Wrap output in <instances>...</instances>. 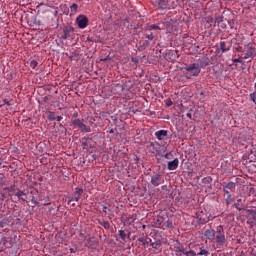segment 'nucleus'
<instances>
[{
    "label": "nucleus",
    "instance_id": "f257e3e1",
    "mask_svg": "<svg viewBox=\"0 0 256 256\" xmlns=\"http://www.w3.org/2000/svg\"><path fill=\"white\" fill-rule=\"evenodd\" d=\"M209 65V58H201L198 60V63H192L184 67V75L186 79H193V77H199L201 69Z\"/></svg>",
    "mask_w": 256,
    "mask_h": 256
},
{
    "label": "nucleus",
    "instance_id": "f03ea898",
    "mask_svg": "<svg viewBox=\"0 0 256 256\" xmlns=\"http://www.w3.org/2000/svg\"><path fill=\"white\" fill-rule=\"evenodd\" d=\"M215 239H216V243L218 245H225V229H223V225H219L216 227V231H215Z\"/></svg>",
    "mask_w": 256,
    "mask_h": 256
},
{
    "label": "nucleus",
    "instance_id": "7ed1b4c3",
    "mask_svg": "<svg viewBox=\"0 0 256 256\" xmlns=\"http://www.w3.org/2000/svg\"><path fill=\"white\" fill-rule=\"evenodd\" d=\"M71 124L74 125V127H78V130L81 131V133H91V126H87L83 123V119H74Z\"/></svg>",
    "mask_w": 256,
    "mask_h": 256
},
{
    "label": "nucleus",
    "instance_id": "20e7f679",
    "mask_svg": "<svg viewBox=\"0 0 256 256\" xmlns=\"http://www.w3.org/2000/svg\"><path fill=\"white\" fill-rule=\"evenodd\" d=\"M244 51L246 53L244 54L243 59H253V57H256V48L255 45H253V43H248L244 45Z\"/></svg>",
    "mask_w": 256,
    "mask_h": 256
},
{
    "label": "nucleus",
    "instance_id": "39448f33",
    "mask_svg": "<svg viewBox=\"0 0 256 256\" xmlns=\"http://www.w3.org/2000/svg\"><path fill=\"white\" fill-rule=\"evenodd\" d=\"M60 35V39H63L64 41L70 39V37L75 35V28H73V26H65L62 29V33H60Z\"/></svg>",
    "mask_w": 256,
    "mask_h": 256
},
{
    "label": "nucleus",
    "instance_id": "423d86ee",
    "mask_svg": "<svg viewBox=\"0 0 256 256\" xmlns=\"http://www.w3.org/2000/svg\"><path fill=\"white\" fill-rule=\"evenodd\" d=\"M196 219L198 225H207L209 223V216L203 211L196 212Z\"/></svg>",
    "mask_w": 256,
    "mask_h": 256
},
{
    "label": "nucleus",
    "instance_id": "0eeeda50",
    "mask_svg": "<svg viewBox=\"0 0 256 256\" xmlns=\"http://www.w3.org/2000/svg\"><path fill=\"white\" fill-rule=\"evenodd\" d=\"M76 23L79 29H85L89 25V18H87L85 15H79L76 18Z\"/></svg>",
    "mask_w": 256,
    "mask_h": 256
},
{
    "label": "nucleus",
    "instance_id": "6e6552de",
    "mask_svg": "<svg viewBox=\"0 0 256 256\" xmlns=\"http://www.w3.org/2000/svg\"><path fill=\"white\" fill-rule=\"evenodd\" d=\"M151 183L154 187H159V185H163V183H165V179L163 178V175L156 173L152 175Z\"/></svg>",
    "mask_w": 256,
    "mask_h": 256
},
{
    "label": "nucleus",
    "instance_id": "1a4fd4ad",
    "mask_svg": "<svg viewBox=\"0 0 256 256\" xmlns=\"http://www.w3.org/2000/svg\"><path fill=\"white\" fill-rule=\"evenodd\" d=\"M81 195H83V188H76L73 195L68 196V204H70L72 201H79V199H81Z\"/></svg>",
    "mask_w": 256,
    "mask_h": 256
},
{
    "label": "nucleus",
    "instance_id": "9d476101",
    "mask_svg": "<svg viewBox=\"0 0 256 256\" xmlns=\"http://www.w3.org/2000/svg\"><path fill=\"white\" fill-rule=\"evenodd\" d=\"M195 251H196L197 256H209V255H211V252H209V249L205 248V246H196Z\"/></svg>",
    "mask_w": 256,
    "mask_h": 256
},
{
    "label": "nucleus",
    "instance_id": "9b49d317",
    "mask_svg": "<svg viewBox=\"0 0 256 256\" xmlns=\"http://www.w3.org/2000/svg\"><path fill=\"white\" fill-rule=\"evenodd\" d=\"M247 211H248L247 223H249V225H251V227H254L255 222H256V211L255 210H247Z\"/></svg>",
    "mask_w": 256,
    "mask_h": 256
},
{
    "label": "nucleus",
    "instance_id": "f8f14e48",
    "mask_svg": "<svg viewBox=\"0 0 256 256\" xmlns=\"http://www.w3.org/2000/svg\"><path fill=\"white\" fill-rule=\"evenodd\" d=\"M175 253L177 256H181L182 253L185 255L187 251L185 250V247L179 243V241H176V244L174 245Z\"/></svg>",
    "mask_w": 256,
    "mask_h": 256
},
{
    "label": "nucleus",
    "instance_id": "ddd939ff",
    "mask_svg": "<svg viewBox=\"0 0 256 256\" xmlns=\"http://www.w3.org/2000/svg\"><path fill=\"white\" fill-rule=\"evenodd\" d=\"M231 41H221L220 42V49L222 53H227V51H231Z\"/></svg>",
    "mask_w": 256,
    "mask_h": 256
},
{
    "label": "nucleus",
    "instance_id": "4468645a",
    "mask_svg": "<svg viewBox=\"0 0 256 256\" xmlns=\"http://www.w3.org/2000/svg\"><path fill=\"white\" fill-rule=\"evenodd\" d=\"M97 243H99V241H97V238L95 237L86 239V247H89L90 249H96Z\"/></svg>",
    "mask_w": 256,
    "mask_h": 256
},
{
    "label": "nucleus",
    "instance_id": "2eb2a0df",
    "mask_svg": "<svg viewBox=\"0 0 256 256\" xmlns=\"http://www.w3.org/2000/svg\"><path fill=\"white\" fill-rule=\"evenodd\" d=\"M167 135H169V131H167V130H159V131L155 132V137L159 141H164V139L167 137Z\"/></svg>",
    "mask_w": 256,
    "mask_h": 256
},
{
    "label": "nucleus",
    "instance_id": "dca6fc26",
    "mask_svg": "<svg viewBox=\"0 0 256 256\" xmlns=\"http://www.w3.org/2000/svg\"><path fill=\"white\" fill-rule=\"evenodd\" d=\"M215 235H216V232L213 229H208V230H205L204 232V237H206L208 241H215Z\"/></svg>",
    "mask_w": 256,
    "mask_h": 256
},
{
    "label": "nucleus",
    "instance_id": "f3484780",
    "mask_svg": "<svg viewBox=\"0 0 256 256\" xmlns=\"http://www.w3.org/2000/svg\"><path fill=\"white\" fill-rule=\"evenodd\" d=\"M0 243H2L5 249L13 247V239L11 238L3 237L1 238Z\"/></svg>",
    "mask_w": 256,
    "mask_h": 256
},
{
    "label": "nucleus",
    "instance_id": "a211bd4d",
    "mask_svg": "<svg viewBox=\"0 0 256 256\" xmlns=\"http://www.w3.org/2000/svg\"><path fill=\"white\" fill-rule=\"evenodd\" d=\"M118 235L122 241H131V232H128V234L124 230H119Z\"/></svg>",
    "mask_w": 256,
    "mask_h": 256
},
{
    "label": "nucleus",
    "instance_id": "6ab92c4d",
    "mask_svg": "<svg viewBox=\"0 0 256 256\" xmlns=\"http://www.w3.org/2000/svg\"><path fill=\"white\" fill-rule=\"evenodd\" d=\"M179 167V159L175 158L173 161L168 162V170L175 171Z\"/></svg>",
    "mask_w": 256,
    "mask_h": 256
},
{
    "label": "nucleus",
    "instance_id": "aec40b11",
    "mask_svg": "<svg viewBox=\"0 0 256 256\" xmlns=\"http://www.w3.org/2000/svg\"><path fill=\"white\" fill-rule=\"evenodd\" d=\"M135 221H137V214H129L126 216L125 218V222L128 224V225H132V223H135Z\"/></svg>",
    "mask_w": 256,
    "mask_h": 256
},
{
    "label": "nucleus",
    "instance_id": "412c9836",
    "mask_svg": "<svg viewBox=\"0 0 256 256\" xmlns=\"http://www.w3.org/2000/svg\"><path fill=\"white\" fill-rule=\"evenodd\" d=\"M169 7V0H159L158 9L165 10Z\"/></svg>",
    "mask_w": 256,
    "mask_h": 256
},
{
    "label": "nucleus",
    "instance_id": "4be33fe9",
    "mask_svg": "<svg viewBox=\"0 0 256 256\" xmlns=\"http://www.w3.org/2000/svg\"><path fill=\"white\" fill-rule=\"evenodd\" d=\"M98 225H101L106 230L111 229V223H109V221L105 219L98 220Z\"/></svg>",
    "mask_w": 256,
    "mask_h": 256
},
{
    "label": "nucleus",
    "instance_id": "5701e85b",
    "mask_svg": "<svg viewBox=\"0 0 256 256\" xmlns=\"http://www.w3.org/2000/svg\"><path fill=\"white\" fill-rule=\"evenodd\" d=\"M161 229H163V231H165V229H173V221L168 219L165 223L163 222Z\"/></svg>",
    "mask_w": 256,
    "mask_h": 256
},
{
    "label": "nucleus",
    "instance_id": "b1692460",
    "mask_svg": "<svg viewBox=\"0 0 256 256\" xmlns=\"http://www.w3.org/2000/svg\"><path fill=\"white\" fill-rule=\"evenodd\" d=\"M235 209L238 211H243L245 208H243V199L239 198L237 202L234 204Z\"/></svg>",
    "mask_w": 256,
    "mask_h": 256
},
{
    "label": "nucleus",
    "instance_id": "393cba45",
    "mask_svg": "<svg viewBox=\"0 0 256 256\" xmlns=\"http://www.w3.org/2000/svg\"><path fill=\"white\" fill-rule=\"evenodd\" d=\"M223 187L224 189H228L231 191L237 187V184H235V182L223 183Z\"/></svg>",
    "mask_w": 256,
    "mask_h": 256
},
{
    "label": "nucleus",
    "instance_id": "a878e982",
    "mask_svg": "<svg viewBox=\"0 0 256 256\" xmlns=\"http://www.w3.org/2000/svg\"><path fill=\"white\" fill-rule=\"evenodd\" d=\"M163 217L158 216L155 220H154V225L155 227H159L161 229V227H163Z\"/></svg>",
    "mask_w": 256,
    "mask_h": 256
},
{
    "label": "nucleus",
    "instance_id": "bb28decb",
    "mask_svg": "<svg viewBox=\"0 0 256 256\" xmlns=\"http://www.w3.org/2000/svg\"><path fill=\"white\" fill-rule=\"evenodd\" d=\"M152 29L155 31H161V27L157 26L156 24L148 25L145 27V31H152Z\"/></svg>",
    "mask_w": 256,
    "mask_h": 256
},
{
    "label": "nucleus",
    "instance_id": "cd10ccee",
    "mask_svg": "<svg viewBox=\"0 0 256 256\" xmlns=\"http://www.w3.org/2000/svg\"><path fill=\"white\" fill-rule=\"evenodd\" d=\"M235 201V198H233L232 195H228L225 199L226 206L229 207L231 203Z\"/></svg>",
    "mask_w": 256,
    "mask_h": 256
},
{
    "label": "nucleus",
    "instance_id": "c85d7f7f",
    "mask_svg": "<svg viewBox=\"0 0 256 256\" xmlns=\"http://www.w3.org/2000/svg\"><path fill=\"white\" fill-rule=\"evenodd\" d=\"M137 241H139V243H142L143 245H149V241H151V238H138Z\"/></svg>",
    "mask_w": 256,
    "mask_h": 256
},
{
    "label": "nucleus",
    "instance_id": "c756f323",
    "mask_svg": "<svg viewBox=\"0 0 256 256\" xmlns=\"http://www.w3.org/2000/svg\"><path fill=\"white\" fill-rule=\"evenodd\" d=\"M153 249H159L162 245L161 240H156L155 242L150 244Z\"/></svg>",
    "mask_w": 256,
    "mask_h": 256
},
{
    "label": "nucleus",
    "instance_id": "7c9ffc66",
    "mask_svg": "<svg viewBox=\"0 0 256 256\" xmlns=\"http://www.w3.org/2000/svg\"><path fill=\"white\" fill-rule=\"evenodd\" d=\"M15 195H16V197H18V199H20L21 201H25V198H22L23 195H25V192H23V190H18Z\"/></svg>",
    "mask_w": 256,
    "mask_h": 256
},
{
    "label": "nucleus",
    "instance_id": "2f4dec72",
    "mask_svg": "<svg viewBox=\"0 0 256 256\" xmlns=\"http://www.w3.org/2000/svg\"><path fill=\"white\" fill-rule=\"evenodd\" d=\"M202 182H203L205 185H209V183H212V182H213V178H211V176H207V177L203 178Z\"/></svg>",
    "mask_w": 256,
    "mask_h": 256
},
{
    "label": "nucleus",
    "instance_id": "473e14b6",
    "mask_svg": "<svg viewBox=\"0 0 256 256\" xmlns=\"http://www.w3.org/2000/svg\"><path fill=\"white\" fill-rule=\"evenodd\" d=\"M145 38L148 40V41H153L155 39V35H153V32H151L150 34H144Z\"/></svg>",
    "mask_w": 256,
    "mask_h": 256
},
{
    "label": "nucleus",
    "instance_id": "72a5a7b5",
    "mask_svg": "<svg viewBox=\"0 0 256 256\" xmlns=\"http://www.w3.org/2000/svg\"><path fill=\"white\" fill-rule=\"evenodd\" d=\"M57 117H55V112H48V120L55 121Z\"/></svg>",
    "mask_w": 256,
    "mask_h": 256
},
{
    "label": "nucleus",
    "instance_id": "f704fd0d",
    "mask_svg": "<svg viewBox=\"0 0 256 256\" xmlns=\"http://www.w3.org/2000/svg\"><path fill=\"white\" fill-rule=\"evenodd\" d=\"M185 256H197V252L195 250H189L184 252Z\"/></svg>",
    "mask_w": 256,
    "mask_h": 256
},
{
    "label": "nucleus",
    "instance_id": "c9c22d12",
    "mask_svg": "<svg viewBox=\"0 0 256 256\" xmlns=\"http://www.w3.org/2000/svg\"><path fill=\"white\" fill-rule=\"evenodd\" d=\"M79 9V5L73 3L71 6H70V11L71 13H75L77 10Z\"/></svg>",
    "mask_w": 256,
    "mask_h": 256
},
{
    "label": "nucleus",
    "instance_id": "e433bc0d",
    "mask_svg": "<svg viewBox=\"0 0 256 256\" xmlns=\"http://www.w3.org/2000/svg\"><path fill=\"white\" fill-rule=\"evenodd\" d=\"M3 191H7L8 193L15 191V184L11 185L10 187L3 188Z\"/></svg>",
    "mask_w": 256,
    "mask_h": 256
},
{
    "label": "nucleus",
    "instance_id": "4c0bfd02",
    "mask_svg": "<svg viewBox=\"0 0 256 256\" xmlns=\"http://www.w3.org/2000/svg\"><path fill=\"white\" fill-rule=\"evenodd\" d=\"M233 63H241V65H245V61L241 57L232 59Z\"/></svg>",
    "mask_w": 256,
    "mask_h": 256
},
{
    "label": "nucleus",
    "instance_id": "58836bf2",
    "mask_svg": "<svg viewBox=\"0 0 256 256\" xmlns=\"http://www.w3.org/2000/svg\"><path fill=\"white\" fill-rule=\"evenodd\" d=\"M5 181H6L5 174L0 173V185H5Z\"/></svg>",
    "mask_w": 256,
    "mask_h": 256
},
{
    "label": "nucleus",
    "instance_id": "ea45409f",
    "mask_svg": "<svg viewBox=\"0 0 256 256\" xmlns=\"http://www.w3.org/2000/svg\"><path fill=\"white\" fill-rule=\"evenodd\" d=\"M37 65H39V63H38L37 61H35V60H32V61L30 62V67H31L32 69H37Z\"/></svg>",
    "mask_w": 256,
    "mask_h": 256
},
{
    "label": "nucleus",
    "instance_id": "a19ab883",
    "mask_svg": "<svg viewBox=\"0 0 256 256\" xmlns=\"http://www.w3.org/2000/svg\"><path fill=\"white\" fill-rule=\"evenodd\" d=\"M235 49L237 53H243L245 51V48H243V46H237Z\"/></svg>",
    "mask_w": 256,
    "mask_h": 256
},
{
    "label": "nucleus",
    "instance_id": "79ce46f5",
    "mask_svg": "<svg viewBox=\"0 0 256 256\" xmlns=\"http://www.w3.org/2000/svg\"><path fill=\"white\" fill-rule=\"evenodd\" d=\"M109 207H111V204H107V205L103 206L102 211H103V213H105V215H107V210L109 209Z\"/></svg>",
    "mask_w": 256,
    "mask_h": 256
},
{
    "label": "nucleus",
    "instance_id": "37998d69",
    "mask_svg": "<svg viewBox=\"0 0 256 256\" xmlns=\"http://www.w3.org/2000/svg\"><path fill=\"white\" fill-rule=\"evenodd\" d=\"M171 105H173V101L171 100V98H169L167 99L166 106L171 107Z\"/></svg>",
    "mask_w": 256,
    "mask_h": 256
},
{
    "label": "nucleus",
    "instance_id": "c03bdc74",
    "mask_svg": "<svg viewBox=\"0 0 256 256\" xmlns=\"http://www.w3.org/2000/svg\"><path fill=\"white\" fill-rule=\"evenodd\" d=\"M223 193L225 195H227V197H229V195H231V192H229V190L227 188H223Z\"/></svg>",
    "mask_w": 256,
    "mask_h": 256
},
{
    "label": "nucleus",
    "instance_id": "a18cd8bd",
    "mask_svg": "<svg viewBox=\"0 0 256 256\" xmlns=\"http://www.w3.org/2000/svg\"><path fill=\"white\" fill-rule=\"evenodd\" d=\"M31 202H32L34 205H39V201H37V200L35 199V196L32 197Z\"/></svg>",
    "mask_w": 256,
    "mask_h": 256
},
{
    "label": "nucleus",
    "instance_id": "49530a36",
    "mask_svg": "<svg viewBox=\"0 0 256 256\" xmlns=\"http://www.w3.org/2000/svg\"><path fill=\"white\" fill-rule=\"evenodd\" d=\"M169 157H171V153H166V154L164 155V158H165V159H169Z\"/></svg>",
    "mask_w": 256,
    "mask_h": 256
},
{
    "label": "nucleus",
    "instance_id": "de8ad7c7",
    "mask_svg": "<svg viewBox=\"0 0 256 256\" xmlns=\"http://www.w3.org/2000/svg\"><path fill=\"white\" fill-rule=\"evenodd\" d=\"M253 154H254V157H255L256 151L251 150V151H250V154H249V157H251V155H253Z\"/></svg>",
    "mask_w": 256,
    "mask_h": 256
},
{
    "label": "nucleus",
    "instance_id": "09e8293b",
    "mask_svg": "<svg viewBox=\"0 0 256 256\" xmlns=\"http://www.w3.org/2000/svg\"><path fill=\"white\" fill-rule=\"evenodd\" d=\"M186 115H187V117H189V119H193V116L191 115V112H188Z\"/></svg>",
    "mask_w": 256,
    "mask_h": 256
},
{
    "label": "nucleus",
    "instance_id": "8fccbe9b",
    "mask_svg": "<svg viewBox=\"0 0 256 256\" xmlns=\"http://www.w3.org/2000/svg\"><path fill=\"white\" fill-rule=\"evenodd\" d=\"M82 146H83L84 148H85V147H88L87 141L82 142Z\"/></svg>",
    "mask_w": 256,
    "mask_h": 256
},
{
    "label": "nucleus",
    "instance_id": "3c124183",
    "mask_svg": "<svg viewBox=\"0 0 256 256\" xmlns=\"http://www.w3.org/2000/svg\"><path fill=\"white\" fill-rule=\"evenodd\" d=\"M63 119V116H58V117H56V120L57 121H61Z\"/></svg>",
    "mask_w": 256,
    "mask_h": 256
},
{
    "label": "nucleus",
    "instance_id": "603ef678",
    "mask_svg": "<svg viewBox=\"0 0 256 256\" xmlns=\"http://www.w3.org/2000/svg\"><path fill=\"white\" fill-rule=\"evenodd\" d=\"M77 250H75L74 248H70V253H76Z\"/></svg>",
    "mask_w": 256,
    "mask_h": 256
},
{
    "label": "nucleus",
    "instance_id": "864d4df0",
    "mask_svg": "<svg viewBox=\"0 0 256 256\" xmlns=\"http://www.w3.org/2000/svg\"><path fill=\"white\" fill-rule=\"evenodd\" d=\"M73 117H75V118L79 117V113H77V112L74 113V114H73Z\"/></svg>",
    "mask_w": 256,
    "mask_h": 256
},
{
    "label": "nucleus",
    "instance_id": "5fc2aeb1",
    "mask_svg": "<svg viewBox=\"0 0 256 256\" xmlns=\"http://www.w3.org/2000/svg\"><path fill=\"white\" fill-rule=\"evenodd\" d=\"M4 103H5L6 105H11V104H9V101H7L6 99L4 100Z\"/></svg>",
    "mask_w": 256,
    "mask_h": 256
},
{
    "label": "nucleus",
    "instance_id": "6e6d98bb",
    "mask_svg": "<svg viewBox=\"0 0 256 256\" xmlns=\"http://www.w3.org/2000/svg\"><path fill=\"white\" fill-rule=\"evenodd\" d=\"M109 133H110V134H113V133H115V130H114V129H111V130L109 131Z\"/></svg>",
    "mask_w": 256,
    "mask_h": 256
},
{
    "label": "nucleus",
    "instance_id": "4d7b16f0",
    "mask_svg": "<svg viewBox=\"0 0 256 256\" xmlns=\"http://www.w3.org/2000/svg\"><path fill=\"white\" fill-rule=\"evenodd\" d=\"M150 147H155V143L151 142Z\"/></svg>",
    "mask_w": 256,
    "mask_h": 256
},
{
    "label": "nucleus",
    "instance_id": "13d9d810",
    "mask_svg": "<svg viewBox=\"0 0 256 256\" xmlns=\"http://www.w3.org/2000/svg\"><path fill=\"white\" fill-rule=\"evenodd\" d=\"M88 41H93V38H88Z\"/></svg>",
    "mask_w": 256,
    "mask_h": 256
},
{
    "label": "nucleus",
    "instance_id": "bf43d9fd",
    "mask_svg": "<svg viewBox=\"0 0 256 256\" xmlns=\"http://www.w3.org/2000/svg\"><path fill=\"white\" fill-rule=\"evenodd\" d=\"M0 251H5V248H2Z\"/></svg>",
    "mask_w": 256,
    "mask_h": 256
},
{
    "label": "nucleus",
    "instance_id": "052dcab7",
    "mask_svg": "<svg viewBox=\"0 0 256 256\" xmlns=\"http://www.w3.org/2000/svg\"><path fill=\"white\" fill-rule=\"evenodd\" d=\"M59 127H63V124H60Z\"/></svg>",
    "mask_w": 256,
    "mask_h": 256
},
{
    "label": "nucleus",
    "instance_id": "680f3d73",
    "mask_svg": "<svg viewBox=\"0 0 256 256\" xmlns=\"http://www.w3.org/2000/svg\"><path fill=\"white\" fill-rule=\"evenodd\" d=\"M72 207H75V203L72 204Z\"/></svg>",
    "mask_w": 256,
    "mask_h": 256
},
{
    "label": "nucleus",
    "instance_id": "e2e57ef3",
    "mask_svg": "<svg viewBox=\"0 0 256 256\" xmlns=\"http://www.w3.org/2000/svg\"><path fill=\"white\" fill-rule=\"evenodd\" d=\"M83 140H85V141H87V139L86 138H82Z\"/></svg>",
    "mask_w": 256,
    "mask_h": 256
},
{
    "label": "nucleus",
    "instance_id": "0e129e2a",
    "mask_svg": "<svg viewBox=\"0 0 256 256\" xmlns=\"http://www.w3.org/2000/svg\"><path fill=\"white\" fill-rule=\"evenodd\" d=\"M102 61H107V59H103Z\"/></svg>",
    "mask_w": 256,
    "mask_h": 256
},
{
    "label": "nucleus",
    "instance_id": "69168bd1",
    "mask_svg": "<svg viewBox=\"0 0 256 256\" xmlns=\"http://www.w3.org/2000/svg\"><path fill=\"white\" fill-rule=\"evenodd\" d=\"M143 229H145V225H143Z\"/></svg>",
    "mask_w": 256,
    "mask_h": 256
}]
</instances>
